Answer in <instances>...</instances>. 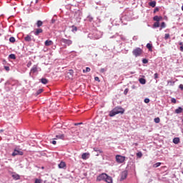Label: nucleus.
<instances>
[{
    "label": "nucleus",
    "mask_w": 183,
    "mask_h": 183,
    "mask_svg": "<svg viewBox=\"0 0 183 183\" xmlns=\"http://www.w3.org/2000/svg\"><path fill=\"white\" fill-rule=\"evenodd\" d=\"M171 102H172V104H177V99H176L175 98H172Z\"/></svg>",
    "instance_id": "obj_37"
},
{
    "label": "nucleus",
    "mask_w": 183,
    "mask_h": 183,
    "mask_svg": "<svg viewBox=\"0 0 183 183\" xmlns=\"http://www.w3.org/2000/svg\"><path fill=\"white\" fill-rule=\"evenodd\" d=\"M154 28H159V21H157L153 25Z\"/></svg>",
    "instance_id": "obj_33"
},
{
    "label": "nucleus",
    "mask_w": 183,
    "mask_h": 183,
    "mask_svg": "<svg viewBox=\"0 0 183 183\" xmlns=\"http://www.w3.org/2000/svg\"><path fill=\"white\" fill-rule=\"evenodd\" d=\"M104 181L107 183H112V177L108 176L107 174V178L105 179Z\"/></svg>",
    "instance_id": "obj_14"
},
{
    "label": "nucleus",
    "mask_w": 183,
    "mask_h": 183,
    "mask_svg": "<svg viewBox=\"0 0 183 183\" xmlns=\"http://www.w3.org/2000/svg\"><path fill=\"white\" fill-rule=\"evenodd\" d=\"M42 32H44V29L39 28V29H35L34 31H33V34L36 36H38L39 34H42Z\"/></svg>",
    "instance_id": "obj_5"
},
{
    "label": "nucleus",
    "mask_w": 183,
    "mask_h": 183,
    "mask_svg": "<svg viewBox=\"0 0 183 183\" xmlns=\"http://www.w3.org/2000/svg\"><path fill=\"white\" fill-rule=\"evenodd\" d=\"M146 46L150 52H152V44L148 43Z\"/></svg>",
    "instance_id": "obj_22"
},
{
    "label": "nucleus",
    "mask_w": 183,
    "mask_h": 183,
    "mask_svg": "<svg viewBox=\"0 0 183 183\" xmlns=\"http://www.w3.org/2000/svg\"><path fill=\"white\" fill-rule=\"evenodd\" d=\"M137 157L138 158H142V152H137Z\"/></svg>",
    "instance_id": "obj_34"
},
{
    "label": "nucleus",
    "mask_w": 183,
    "mask_h": 183,
    "mask_svg": "<svg viewBox=\"0 0 183 183\" xmlns=\"http://www.w3.org/2000/svg\"><path fill=\"white\" fill-rule=\"evenodd\" d=\"M132 54L136 58H138V56H141L142 54H144V50L139 47H137L136 49H133Z\"/></svg>",
    "instance_id": "obj_2"
},
{
    "label": "nucleus",
    "mask_w": 183,
    "mask_h": 183,
    "mask_svg": "<svg viewBox=\"0 0 183 183\" xmlns=\"http://www.w3.org/2000/svg\"><path fill=\"white\" fill-rule=\"evenodd\" d=\"M4 69H6V71H9V66H5Z\"/></svg>",
    "instance_id": "obj_47"
},
{
    "label": "nucleus",
    "mask_w": 183,
    "mask_h": 183,
    "mask_svg": "<svg viewBox=\"0 0 183 183\" xmlns=\"http://www.w3.org/2000/svg\"><path fill=\"white\" fill-rule=\"evenodd\" d=\"M59 168L60 169H64V168H66V163H65V162H61L60 164L58 165Z\"/></svg>",
    "instance_id": "obj_13"
},
{
    "label": "nucleus",
    "mask_w": 183,
    "mask_h": 183,
    "mask_svg": "<svg viewBox=\"0 0 183 183\" xmlns=\"http://www.w3.org/2000/svg\"><path fill=\"white\" fill-rule=\"evenodd\" d=\"M34 183H42V179H36Z\"/></svg>",
    "instance_id": "obj_36"
},
{
    "label": "nucleus",
    "mask_w": 183,
    "mask_h": 183,
    "mask_svg": "<svg viewBox=\"0 0 183 183\" xmlns=\"http://www.w3.org/2000/svg\"><path fill=\"white\" fill-rule=\"evenodd\" d=\"M9 41L12 44H14V42H15V37H14V36L10 37Z\"/></svg>",
    "instance_id": "obj_35"
},
{
    "label": "nucleus",
    "mask_w": 183,
    "mask_h": 183,
    "mask_svg": "<svg viewBox=\"0 0 183 183\" xmlns=\"http://www.w3.org/2000/svg\"><path fill=\"white\" fill-rule=\"evenodd\" d=\"M144 102L145 104H149V99H145Z\"/></svg>",
    "instance_id": "obj_44"
},
{
    "label": "nucleus",
    "mask_w": 183,
    "mask_h": 183,
    "mask_svg": "<svg viewBox=\"0 0 183 183\" xmlns=\"http://www.w3.org/2000/svg\"><path fill=\"white\" fill-rule=\"evenodd\" d=\"M116 161L118 164H122L123 162H125V157L122 155H117Z\"/></svg>",
    "instance_id": "obj_3"
},
{
    "label": "nucleus",
    "mask_w": 183,
    "mask_h": 183,
    "mask_svg": "<svg viewBox=\"0 0 183 183\" xmlns=\"http://www.w3.org/2000/svg\"><path fill=\"white\" fill-rule=\"evenodd\" d=\"M128 177V172L124 171L121 174V179L124 180L126 179V178Z\"/></svg>",
    "instance_id": "obj_9"
},
{
    "label": "nucleus",
    "mask_w": 183,
    "mask_h": 183,
    "mask_svg": "<svg viewBox=\"0 0 183 183\" xmlns=\"http://www.w3.org/2000/svg\"><path fill=\"white\" fill-rule=\"evenodd\" d=\"M45 46H51V45H54V41L52 40H46L44 42Z\"/></svg>",
    "instance_id": "obj_11"
},
{
    "label": "nucleus",
    "mask_w": 183,
    "mask_h": 183,
    "mask_svg": "<svg viewBox=\"0 0 183 183\" xmlns=\"http://www.w3.org/2000/svg\"><path fill=\"white\" fill-rule=\"evenodd\" d=\"M149 6H152V8H155L157 5V1H153L149 3Z\"/></svg>",
    "instance_id": "obj_20"
},
{
    "label": "nucleus",
    "mask_w": 183,
    "mask_h": 183,
    "mask_svg": "<svg viewBox=\"0 0 183 183\" xmlns=\"http://www.w3.org/2000/svg\"><path fill=\"white\" fill-rule=\"evenodd\" d=\"M71 28H72V30H71L72 32H76L78 31V28L75 26H72Z\"/></svg>",
    "instance_id": "obj_31"
},
{
    "label": "nucleus",
    "mask_w": 183,
    "mask_h": 183,
    "mask_svg": "<svg viewBox=\"0 0 183 183\" xmlns=\"http://www.w3.org/2000/svg\"><path fill=\"white\" fill-rule=\"evenodd\" d=\"M91 71V68L86 67V69L83 70L84 74H86V72H90Z\"/></svg>",
    "instance_id": "obj_29"
},
{
    "label": "nucleus",
    "mask_w": 183,
    "mask_h": 183,
    "mask_svg": "<svg viewBox=\"0 0 183 183\" xmlns=\"http://www.w3.org/2000/svg\"><path fill=\"white\" fill-rule=\"evenodd\" d=\"M169 38V34H166L164 36V39H168Z\"/></svg>",
    "instance_id": "obj_42"
},
{
    "label": "nucleus",
    "mask_w": 183,
    "mask_h": 183,
    "mask_svg": "<svg viewBox=\"0 0 183 183\" xmlns=\"http://www.w3.org/2000/svg\"><path fill=\"white\" fill-rule=\"evenodd\" d=\"M32 65V61H29L28 63H27V65H26V66H27V68H30V66Z\"/></svg>",
    "instance_id": "obj_38"
},
{
    "label": "nucleus",
    "mask_w": 183,
    "mask_h": 183,
    "mask_svg": "<svg viewBox=\"0 0 183 183\" xmlns=\"http://www.w3.org/2000/svg\"><path fill=\"white\" fill-rule=\"evenodd\" d=\"M94 81H98V82H99V77H98V76H96V77H94Z\"/></svg>",
    "instance_id": "obj_46"
},
{
    "label": "nucleus",
    "mask_w": 183,
    "mask_h": 183,
    "mask_svg": "<svg viewBox=\"0 0 183 183\" xmlns=\"http://www.w3.org/2000/svg\"><path fill=\"white\" fill-rule=\"evenodd\" d=\"M180 51H182V52H183V46H180Z\"/></svg>",
    "instance_id": "obj_50"
},
{
    "label": "nucleus",
    "mask_w": 183,
    "mask_h": 183,
    "mask_svg": "<svg viewBox=\"0 0 183 183\" xmlns=\"http://www.w3.org/2000/svg\"><path fill=\"white\" fill-rule=\"evenodd\" d=\"M92 19H93L92 18H90V19H89V21H92Z\"/></svg>",
    "instance_id": "obj_54"
},
{
    "label": "nucleus",
    "mask_w": 183,
    "mask_h": 183,
    "mask_svg": "<svg viewBox=\"0 0 183 183\" xmlns=\"http://www.w3.org/2000/svg\"><path fill=\"white\" fill-rule=\"evenodd\" d=\"M161 162H157L153 164V168H158V167H161Z\"/></svg>",
    "instance_id": "obj_27"
},
{
    "label": "nucleus",
    "mask_w": 183,
    "mask_h": 183,
    "mask_svg": "<svg viewBox=\"0 0 183 183\" xmlns=\"http://www.w3.org/2000/svg\"><path fill=\"white\" fill-rule=\"evenodd\" d=\"M88 157H89V153H84V154L81 155L82 159H88Z\"/></svg>",
    "instance_id": "obj_23"
},
{
    "label": "nucleus",
    "mask_w": 183,
    "mask_h": 183,
    "mask_svg": "<svg viewBox=\"0 0 183 183\" xmlns=\"http://www.w3.org/2000/svg\"><path fill=\"white\" fill-rule=\"evenodd\" d=\"M38 72V65H34L31 69V74H35Z\"/></svg>",
    "instance_id": "obj_10"
},
{
    "label": "nucleus",
    "mask_w": 183,
    "mask_h": 183,
    "mask_svg": "<svg viewBox=\"0 0 183 183\" xmlns=\"http://www.w3.org/2000/svg\"><path fill=\"white\" fill-rule=\"evenodd\" d=\"M159 11V9L158 8H156V9H154V12H157V11Z\"/></svg>",
    "instance_id": "obj_51"
},
{
    "label": "nucleus",
    "mask_w": 183,
    "mask_h": 183,
    "mask_svg": "<svg viewBox=\"0 0 183 183\" xmlns=\"http://www.w3.org/2000/svg\"><path fill=\"white\" fill-rule=\"evenodd\" d=\"M51 143L53 144V145H56V141L55 140H53Z\"/></svg>",
    "instance_id": "obj_49"
},
{
    "label": "nucleus",
    "mask_w": 183,
    "mask_h": 183,
    "mask_svg": "<svg viewBox=\"0 0 183 183\" xmlns=\"http://www.w3.org/2000/svg\"><path fill=\"white\" fill-rule=\"evenodd\" d=\"M66 78L69 79H72L74 78V70H69L66 74Z\"/></svg>",
    "instance_id": "obj_8"
},
{
    "label": "nucleus",
    "mask_w": 183,
    "mask_h": 183,
    "mask_svg": "<svg viewBox=\"0 0 183 183\" xmlns=\"http://www.w3.org/2000/svg\"><path fill=\"white\" fill-rule=\"evenodd\" d=\"M176 114H181V112H182V107H179L178 109H177L175 110Z\"/></svg>",
    "instance_id": "obj_26"
},
{
    "label": "nucleus",
    "mask_w": 183,
    "mask_h": 183,
    "mask_svg": "<svg viewBox=\"0 0 183 183\" xmlns=\"http://www.w3.org/2000/svg\"><path fill=\"white\" fill-rule=\"evenodd\" d=\"M125 112V109L122 107H115L109 112V117H115V115H118V114H124Z\"/></svg>",
    "instance_id": "obj_1"
},
{
    "label": "nucleus",
    "mask_w": 183,
    "mask_h": 183,
    "mask_svg": "<svg viewBox=\"0 0 183 183\" xmlns=\"http://www.w3.org/2000/svg\"><path fill=\"white\" fill-rule=\"evenodd\" d=\"M139 82L140 84H142V85H145V84H147V80H145V79H144V78H140L139 79Z\"/></svg>",
    "instance_id": "obj_18"
},
{
    "label": "nucleus",
    "mask_w": 183,
    "mask_h": 183,
    "mask_svg": "<svg viewBox=\"0 0 183 183\" xmlns=\"http://www.w3.org/2000/svg\"><path fill=\"white\" fill-rule=\"evenodd\" d=\"M61 42H63V44H65L67 45L68 46H69V45H72V41H71V40H69V39H61Z\"/></svg>",
    "instance_id": "obj_6"
},
{
    "label": "nucleus",
    "mask_w": 183,
    "mask_h": 183,
    "mask_svg": "<svg viewBox=\"0 0 183 183\" xmlns=\"http://www.w3.org/2000/svg\"><path fill=\"white\" fill-rule=\"evenodd\" d=\"M64 138H65V135L59 134L56 136V138L54 139H64Z\"/></svg>",
    "instance_id": "obj_19"
},
{
    "label": "nucleus",
    "mask_w": 183,
    "mask_h": 183,
    "mask_svg": "<svg viewBox=\"0 0 183 183\" xmlns=\"http://www.w3.org/2000/svg\"><path fill=\"white\" fill-rule=\"evenodd\" d=\"M94 152H97L96 157H99V154H102V150L99 149V148H94Z\"/></svg>",
    "instance_id": "obj_12"
},
{
    "label": "nucleus",
    "mask_w": 183,
    "mask_h": 183,
    "mask_svg": "<svg viewBox=\"0 0 183 183\" xmlns=\"http://www.w3.org/2000/svg\"><path fill=\"white\" fill-rule=\"evenodd\" d=\"M174 144H179V137H175L173 139Z\"/></svg>",
    "instance_id": "obj_25"
},
{
    "label": "nucleus",
    "mask_w": 183,
    "mask_h": 183,
    "mask_svg": "<svg viewBox=\"0 0 183 183\" xmlns=\"http://www.w3.org/2000/svg\"><path fill=\"white\" fill-rule=\"evenodd\" d=\"M154 79H158V73L154 74Z\"/></svg>",
    "instance_id": "obj_45"
},
{
    "label": "nucleus",
    "mask_w": 183,
    "mask_h": 183,
    "mask_svg": "<svg viewBox=\"0 0 183 183\" xmlns=\"http://www.w3.org/2000/svg\"><path fill=\"white\" fill-rule=\"evenodd\" d=\"M12 178H14L16 181V180L19 179L21 178V177L19 176V174L14 173L12 174Z\"/></svg>",
    "instance_id": "obj_15"
},
{
    "label": "nucleus",
    "mask_w": 183,
    "mask_h": 183,
    "mask_svg": "<svg viewBox=\"0 0 183 183\" xmlns=\"http://www.w3.org/2000/svg\"><path fill=\"white\" fill-rule=\"evenodd\" d=\"M135 145L137 146V145H138V144L136 143Z\"/></svg>",
    "instance_id": "obj_55"
},
{
    "label": "nucleus",
    "mask_w": 183,
    "mask_h": 183,
    "mask_svg": "<svg viewBox=\"0 0 183 183\" xmlns=\"http://www.w3.org/2000/svg\"><path fill=\"white\" fill-rule=\"evenodd\" d=\"M42 25H44V22H42V21H41V20H38L36 22L37 28H41V26H42Z\"/></svg>",
    "instance_id": "obj_17"
},
{
    "label": "nucleus",
    "mask_w": 183,
    "mask_h": 183,
    "mask_svg": "<svg viewBox=\"0 0 183 183\" xmlns=\"http://www.w3.org/2000/svg\"><path fill=\"white\" fill-rule=\"evenodd\" d=\"M106 71H107V69L102 68L100 69V72H102V74H104V72H106Z\"/></svg>",
    "instance_id": "obj_39"
},
{
    "label": "nucleus",
    "mask_w": 183,
    "mask_h": 183,
    "mask_svg": "<svg viewBox=\"0 0 183 183\" xmlns=\"http://www.w3.org/2000/svg\"><path fill=\"white\" fill-rule=\"evenodd\" d=\"M108 174H105V173H102V174L99 175L97 178V181H105L107 177Z\"/></svg>",
    "instance_id": "obj_4"
},
{
    "label": "nucleus",
    "mask_w": 183,
    "mask_h": 183,
    "mask_svg": "<svg viewBox=\"0 0 183 183\" xmlns=\"http://www.w3.org/2000/svg\"><path fill=\"white\" fill-rule=\"evenodd\" d=\"M129 92V89H125V90L124 92V95H127V94H128Z\"/></svg>",
    "instance_id": "obj_41"
},
{
    "label": "nucleus",
    "mask_w": 183,
    "mask_h": 183,
    "mask_svg": "<svg viewBox=\"0 0 183 183\" xmlns=\"http://www.w3.org/2000/svg\"><path fill=\"white\" fill-rule=\"evenodd\" d=\"M81 124H82V123H76V124H74V125H81Z\"/></svg>",
    "instance_id": "obj_52"
},
{
    "label": "nucleus",
    "mask_w": 183,
    "mask_h": 183,
    "mask_svg": "<svg viewBox=\"0 0 183 183\" xmlns=\"http://www.w3.org/2000/svg\"><path fill=\"white\" fill-rule=\"evenodd\" d=\"M179 88L181 89L182 91H183V84H180L179 86Z\"/></svg>",
    "instance_id": "obj_48"
},
{
    "label": "nucleus",
    "mask_w": 183,
    "mask_h": 183,
    "mask_svg": "<svg viewBox=\"0 0 183 183\" xmlns=\"http://www.w3.org/2000/svg\"><path fill=\"white\" fill-rule=\"evenodd\" d=\"M16 155H24V152L18 149H14L12 153V157H16Z\"/></svg>",
    "instance_id": "obj_7"
},
{
    "label": "nucleus",
    "mask_w": 183,
    "mask_h": 183,
    "mask_svg": "<svg viewBox=\"0 0 183 183\" xmlns=\"http://www.w3.org/2000/svg\"><path fill=\"white\" fill-rule=\"evenodd\" d=\"M42 92H44V89H40L36 92V95L38 96L39 94H42Z\"/></svg>",
    "instance_id": "obj_30"
},
{
    "label": "nucleus",
    "mask_w": 183,
    "mask_h": 183,
    "mask_svg": "<svg viewBox=\"0 0 183 183\" xmlns=\"http://www.w3.org/2000/svg\"><path fill=\"white\" fill-rule=\"evenodd\" d=\"M179 45H180V46H183V43L180 42V43H179Z\"/></svg>",
    "instance_id": "obj_53"
},
{
    "label": "nucleus",
    "mask_w": 183,
    "mask_h": 183,
    "mask_svg": "<svg viewBox=\"0 0 183 183\" xmlns=\"http://www.w3.org/2000/svg\"><path fill=\"white\" fill-rule=\"evenodd\" d=\"M142 62H143V64H148V59H143Z\"/></svg>",
    "instance_id": "obj_40"
},
{
    "label": "nucleus",
    "mask_w": 183,
    "mask_h": 183,
    "mask_svg": "<svg viewBox=\"0 0 183 183\" xmlns=\"http://www.w3.org/2000/svg\"><path fill=\"white\" fill-rule=\"evenodd\" d=\"M154 122L156 124H159V122H161V119H159V117H157L154 119Z\"/></svg>",
    "instance_id": "obj_32"
},
{
    "label": "nucleus",
    "mask_w": 183,
    "mask_h": 183,
    "mask_svg": "<svg viewBox=\"0 0 183 183\" xmlns=\"http://www.w3.org/2000/svg\"><path fill=\"white\" fill-rule=\"evenodd\" d=\"M154 21H156L157 22H159L161 21V19H162V16H155L153 18Z\"/></svg>",
    "instance_id": "obj_16"
},
{
    "label": "nucleus",
    "mask_w": 183,
    "mask_h": 183,
    "mask_svg": "<svg viewBox=\"0 0 183 183\" xmlns=\"http://www.w3.org/2000/svg\"><path fill=\"white\" fill-rule=\"evenodd\" d=\"M166 25H165V22H162L161 24V28H165Z\"/></svg>",
    "instance_id": "obj_43"
},
{
    "label": "nucleus",
    "mask_w": 183,
    "mask_h": 183,
    "mask_svg": "<svg viewBox=\"0 0 183 183\" xmlns=\"http://www.w3.org/2000/svg\"><path fill=\"white\" fill-rule=\"evenodd\" d=\"M169 82H172V81H168V84H169Z\"/></svg>",
    "instance_id": "obj_56"
},
{
    "label": "nucleus",
    "mask_w": 183,
    "mask_h": 183,
    "mask_svg": "<svg viewBox=\"0 0 183 183\" xmlns=\"http://www.w3.org/2000/svg\"><path fill=\"white\" fill-rule=\"evenodd\" d=\"M24 41H26V42H31V41H32V39L31 38V36L27 35V36L24 38Z\"/></svg>",
    "instance_id": "obj_21"
},
{
    "label": "nucleus",
    "mask_w": 183,
    "mask_h": 183,
    "mask_svg": "<svg viewBox=\"0 0 183 183\" xmlns=\"http://www.w3.org/2000/svg\"><path fill=\"white\" fill-rule=\"evenodd\" d=\"M41 82H42L44 85H46V84H48V79H46V78H42L41 79Z\"/></svg>",
    "instance_id": "obj_24"
},
{
    "label": "nucleus",
    "mask_w": 183,
    "mask_h": 183,
    "mask_svg": "<svg viewBox=\"0 0 183 183\" xmlns=\"http://www.w3.org/2000/svg\"><path fill=\"white\" fill-rule=\"evenodd\" d=\"M9 58H10V59H16V56H15L14 54H11L9 56Z\"/></svg>",
    "instance_id": "obj_28"
}]
</instances>
